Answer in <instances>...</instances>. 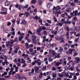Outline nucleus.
Instances as JSON below:
<instances>
[{
    "label": "nucleus",
    "instance_id": "412c9836",
    "mask_svg": "<svg viewBox=\"0 0 80 80\" xmlns=\"http://www.w3.org/2000/svg\"><path fill=\"white\" fill-rule=\"evenodd\" d=\"M32 42H33V43L35 44V45H37V40H33L32 41Z\"/></svg>",
    "mask_w": 80,
    "mask_h": 80
},
{
    "label": "nucleus",
    "instance_id": "79ce46f5",
    "mask_svg": "<svg viewBox=\"0 0 80 80\" xmlns=\"http://www.w3.org/2000/svg\"><path fill=\"white\" fill-rule=\"evenodd\" d=\"M37 50L38 51H39L40 50H41V48H40V47H38L37 48Z\"/></svg>",
    "mask_w": 80,
    "mask_h": 80
},
{
    "label": "nucleus",
    "instance_id": "4c0bfd02",
    "mask_svg": "<svg viewBox=\"0 0 80 80\" xmlns=\"http://www.w3.org/2000/svg\"><path fill=\"white\" fill-rule=\"evenodd\" d=\"M30 52H33V49L30 48L29 49Z\"/></svg>",
    "mask_w": 80,
    "mask_h": 80
},
{
    "label": "nucleus",
    "instance_id": "4be33fe9",
    "mask_svg": "<svg viewBox=\"0 0 80 80\" xmlns=\"http://www.w3.org/2000/svg\"><path fill=\"white\" fill-rule=\"evenodd\" d=\"M71 6H72V7H74V6H75V2H72L71 3H70Z\"/></svg>",
    "mask_w": 80,
    "mask_h": 80
},
{
    "label": "nucleus",
    "instance_id": "aec40b11",
    "mask_svg": "<svg viewBox=\"0 0 80 80\" xmlns=\"http://www.w3.org/2000/svg\"><path fill=\"white\" fill-rule=\"evenodd\" d=\"M65 33L64 32H62L60 33V35L61 36V37H63L64 35H65Z\"/></svg>",
    "mask_w": 80,
    "mask_h": 80
},
{
    "label": "nucleus",
    "instance_id": "9b49d317",
    "mask_svg": "<svg viewBox=\"0 0 80 80\" xmlns=\"http://www.w3.org/2000/svg\"><path fill=\"white\" fill-rule=\"evenodd\" d=\"M38 70H39V68L38 67H36L35 68V73H38Z\"/></svg>",
    "mask_w": 80,
    "mask_h": 80
},
{
    "label": "nucleus",
    "instance_id": "f257e3e1",
    "mask_svg": "<svg viewBox=\"0 0 80 80\" xmlns=\"http://www.w3.org/2000/svg\"><path fill=\"white\" fill-rule=\"evenodd\" d=\"M13 42V40L11 39L9 41H8V43H6V46L8 48H10V47H12L14 45Z\"/></svg>",
    "mask_w": 80,
    "mask_h": 80
},
{
    "label": "nucleus",
    "instance_id": "49530a36",
    "mask_svg": "<svg viewBox=\"0 0 80 80\" xmlns=\"http://www.w3.org/2000/svg\"><path fill=\"white\" fill-rule=\"evenodd\" d=\"M24 15V14L23 13H20L19 14V17H22V15Z\"/></svg>",
    "mask_w": 80,
    "mask_h": 80
},
{
    "label": "nucleus",
    "instance_id": "864d4df0",
    "mask_svg": "<svg viewBox=\"0 0 80 80\" xmlns=\"http://www.w3.org/2000/svg\"><path fill=\"white\" fill-rule=\"evenodd\" d=\"M28 33H30L31 35H32L33 34V33H32V32L31 31L29 30L28 31Z\"/></svg>",
    "mask_w": 80,
    "mask_h": 80
},
{
    "label": "nucleus",
    "instance_id": "473e14b6",
    "mask_svg": "<svg viewBox=\"0 0 80 80\" xmlns=\"http://www.w3.org/2000/svg\"><path fill=\"white\" fill-rule=\"evenodd\" d=\"M62 64V62L59 63V62H58L56 63V66H59V65H61Z\"/></svg>",
    "mask_w": 80,
    "mask_h": 80
},
{
    "label": "nucleus",
    "instance_id": "58836bf2",
    "mask_svg": "<svg viewBox=\"0 0 80 80\" xmlns=\"http://www.w3.org/2000/svg\"><path fill=\"white\" fill-rule=\"evenodd\" d=\"M32 41L35 40V37L34 36H32Z\"/></svg>",
    "mask_w": 80,
    "mask_h": 80
},
{
    "label": "nucleus",
    "instance_id": "a211bd4d",
    "mask_svg": "<svg viewBox=\"0 0 80 80\" xmlns=\"http://www.w3.org/2000/svg\"><path fill=\"white\" fill-rule=\"evenodd\" d=\"M60 54L58 53L56 55V58H59L60 57Z\"/></svg>",
    "mask_w": 80,
    "mask_h": 80
},
{
    "label": "nucleus",
    "instance_id": "1a4fd4ad",
    "mask_svg": "<svg viewBox=\"0 0 80 80\" xmlns=\"http://www.w3.org/2000/svg\"><path fill=\"white\" fill-rule=\"evenodd\" d=\"M33 18H34V19H36V20H41V18H40V17H38L37 16L33 17Z\"/></svg>",
    "mask_w": 80,
    "mask_h": 80
},
{
    "label": "nucleus",
    "instance_id": "c03bdc74",
    "mask_svg": "<svg viewBox=\"0 0 80 80\" xmlns=\"http://www.w3.org/2000/svg\"><path fill=\"white\" fill-rule=\"evenodd\" d=\"M78 55V53L77 52H74L73 54L74 57H76V56Z\"/></svg>",
    "mask_w": 80,
    "mask_h": 80
},
{
    "label": "nucleus",
    "instance_id": "f03ea898",
    "mask_svg": "<svg viewBox=\"0 0 80 80\" xmlns=\"http://www.w3.org/2000/svg\"><path fill=\"white\" fill-rule=\"evenodd\" d=\"M61 8L60 7V6H57L56 7V9L55 11H53V13L55 15L57 14H60V9Z\"/></svg>",
    "mask_w": 80,
    "mask_h": 80
},
{
    "label": "nucleus",
    "instance_id": "0eeeda50",
    "mask_svg": "<svg viewBox=\"0 0 80 80\" xmlns=\"http://www.w3.org/2000/svg\"><path fill=\"white\" fill-rule=\"evenodd\" d=\"M30 15V13H29V12H26L24 14V15H26V17H28Z\"/></svg>",
    "mask_w": 80,
    "mask_h": 80
},
{
    "label": "nucleus",
    "instance_id": "39448f33",
    "mask_svg": "<svg viewBox=\"0 0 80 80\" xmlns=\"http://www.w3.org/2000/svg\"><path fill=\"white\" fill-rule=\"evenodd\" d=\"M74 59H75L76 60V63H79L80 61V58L79 57H75L74 58Z\"/></svg>",
    "mask_w": 80,
    "mask_h": 80
},
{
    "label": "nucleus",
    "instance_id": "a878e982",
    "mask_svg": "<svg viewBox=\"0 0 80 80\" xmlns=\"http://www.w3.org/2000/svg\"><path fill=\"white\" fill-rule=\"evenodd\" d=\"M13 70H14V68L13 67H11L10 71V73H12V72L13 71Z\"/></svg>",
    "mask_w": 80,
    "mask_h": 80
},
{
    "label": "nucleus",
    "instance_id": "423d86ee",
    "mask_svg": "<svg viewBox=\"0 0 80 80\" xmlns=\"http://www.w3.org/2000/svg\"><path fill=\"white\" fill-rule=\"evenodd\" d=\"M73 13L74 14V17H77V16L78 14V10H77L76 11H73Z\"/></svg>",
    "mask_w": 80,
    "mask_h": 80
},
{
    "label": "nucleus",
    "instance_id": "bf43d9fd",
    "mask_svg": "<svg viewBox=\"0 0 80 80\" xmlns=\"http://www.w3.org/2000/svg\"><path fill=\"white\" fill-rule=\"evenodd\" d=\"M11 31H12V32H14V31H15V28L13 27H12Z\"/></svg>",
    "mask_w": 80,
    "mask_h": 80
},
{
    "label": "nucleus",
    "instance_id": "7ed1b4c3",
    "mask_svg": "<svg viewBox=\"0 0 80 80\" xmlns=\"http://www.w3.org/2000/svg\"><path fill=\"white\" fill-rule=\"evenodd\" d=\"M17 77L18 79L20 80H22L23 79V78L24 79H25V80H26L27 78L26 77H24L23 75L22 74H18L17 76Z\"/></svg>",
    "mask_w": 80,
    "mask_h": 80
},
{
    "label": "nucleus",
    "instance_id": "c756f323",
    "mask_svg": "<svg viewBox=\"0 0 80 80\" xmlns=\"http://www.w3.org/2000/svg\"><path fill=\"white\" fill-rule=\"evenodd\" d=\"M18 42V38H16L14 40H13V42L14 43V42Z\"/></svg>",
    "mask_w": 80,
    "mask_h": 80
},
{
    "label": "nucleus",
    "instance_id": "2eb2a0df",
    "mask_svg": "<svg viewBox=\"0 0 80 80\" xmlns=\"http://www.w3.org/2000/svg\"><path fill=\"white\" fill-rule=\"evenodd\" d=\"M37 2L36 0H32L31 1V3L32 4H35Z\"/></svg>",
    "mask_w": 80,
    "mask_h": 80
},
{
    "label": "nucleus",
    "instance_id": "338daca9",
    "mask_svg": "<svg viewBox=\"0 0 80 80\" xmlns=\"http://www.w3.org/2000/svg\"><path fill=\"white\" fill-rule=\"evenodd\" d=\"M17 65L18 67H20L21 66V64H20V63H18L17 64Z\"/></svg>",
    "mask_w": 80,
    "mask_h": 80
},
{
    "label": "nucleus",
    "instance_id": "20e7f679",
    "mask_svg": "<svg viewBox=\"0 0 80 80\" xmlns=\"http://www.w3.org/2000/svg\"><path fill=\"white\" fill-rule=\"evenodd\" d=\"M63 23L64 22H60L59 21H58L56 25L57 26H62Z\"/></svg>",
    "mask_w": 80,
    "mask_h": 80
},
{
    "label": "nucleus",
    "instance_id": "bb28decb",
    "mask_svg": "<svg viewBox=\"0 0 80 80\" xmlns=\"http://www.w3.org/2000/svg\"><path fill=\"white\" fill-rule=\"evenodd\" d=\"M71 23L72 25H75V21H71Z\"/></svg>",
    "mask_w": 80,
    "mask_h": 80
},
{
    "label": "nucleus",
    "instance_id": "4d7b16f0",
    "mask_svg": "<svg viewBox=\"0 0 80 80\" xmlns=\"http://www.w3.org/2000/svg\"><path fill=\"white\" fill-rule=\"evenodd\" d=\"M18 9L19 10H22V8H21V5H20L18 8Z\"/></svg>",
    "mask_w": 80,
    "mask_h": 80
},
{
    "label": "nucleus",
    "instance_id": "603ef678",
    "mask_svg": "<svg viewBox=\"0 0 80 80\" xmlns=\"http://www.w3.org/2000/svg\"><path fill=\"white\" fill-rule=\"evenodd\" d=\"M47 58H48V60H49V59L51 58V56L50 55H48L47 56Z\"/></svg>",
    "mask_w": 80,
    "mask_h": 80
},
{
    "label": "nucleus",
    "instance_id": "e2e57ef3",
    "mask_svg": "<svg viewBox=\"0 0 80 80\" xmlns=\"http://www.w3.org/2000/svg\"><path fill=\"white\" fill-rule=\"evenodd\" d=\"M41 63H42L41 62H38V66H40V65H41Z\"/></svg>",
    "mask_w": 80,
    "mask_h": 80
},
{
    "label": "nucleus",
    "instance_id": "37998d69",
    "mask_svg": "<svg viewBox=\"0 0 80 80\" xmlns=\"http://www.w3.org/2000/svg\"><path fill=\"white\" fill-rule=\"evenodd\" d=\"M47 22H48V23H50V24H51V23H52V21L50 20H47Z\"/></svg>",
    "mask_w": 80,
    "mask_h": 80
},
{
    "label": "nucleus",
    "instance_id": "b1692460",
    "mask_svg": "<svg viewBox=\"0 0 80 80\" xmlns=\"http://www.w3.org/2000/svg\"><path fill=\"white\" fill-rule=\"evenodd\" d=\"M74 66H72L69 69L71 70V71H73V70H74Z\"/></svg>",
    "mask_w": 80,
    "mask_h": 80
},
{
    "label": "nucleus",
    "instance_id": "8fccbe9b",
    "mask_svg": "<svg viewBox=\"0 0 80 80\" xmlns=\"http://www.w3.org/2000/svg\"><path fill=\"white\" fill-rule=\"evenodd\" d=\"M76 71L77 72H80V68L79 69V68H76Z\"/></svg>",
    "mask_w": 80,
    "mask_h": 80
},
{
    "label": "nucleus",
    "instance_id": "774afa93",
    "mask_svg": "<svg viewBox=\"0 0 80 80\" xmlns=\"http://www.w3.org/2000/svg\"><path fill=\"white\" fill-rule=\"evenodd\" d=\"M69 74L70 75H75V73H72V72H70L69 73Z\"/></svg>",
    "mask_w": 80,
    "mask_h": 80
},
{
    "label": "nucleus",
    "instance_id": "dca6fc26",
    "mask_svg": "<svg viewBox=\"0 0 80 80\" xmlns=\"http://www.w3.org/2000/svg\"><path fill=\"white\" fill-rule=\"evenodd\" d=\"M22 62H20V63H23L24 64L25 63V62H26V61L24 60V59L23 58L21 59Z\"/></svg>",
    "mask_w": 80,
    "mask_h": 80
},
{
    "label": "nucleus",
    "instance_id": "4468645a",
    "mask_svg": "<svg viewBox=\"0 0 80 80\" xmlns=\"http://www.w3.org/2000/svg\"><path fill=\"white\" fill-rule=\"evenodd\" d=\"M52 77L53 78H56L57 77V73L56 72H53L52 73Z\"/></svg>",
    "mask_w": 80,
    "mask_h": 80
},
{
    "label": "nucleus",
    "instance_id": "393cba45",
    "mask_svg": "<svg viewBox=\"0 0 80 80\" xmlns=\"http://www.w3.org/2000/svg\"><path fill=\"white\" fill-rule=\"evenodd\" d=\"M26 40H28V42H29V43H30V40H29V38H28V37L27 36H26L25 38Z\"/></svg>",
    "mask_w": 80,
    "mask_h": 80
},
{
    "label": "nucleus",
    "instance_id": "a19ab883",
    "mask_svg": "<svg viewBox=\"0 0 80 80\" xmlns=\"http://www.w3.org/2000/svg\"><path fill=\"white\" fill-rule=\"evenodd\" d=\"M27 66V63H24V64L22 65V68H24L25 67Z\"/></svg>",
    "mask_w": 80,
    "mask_h": 80
},
{
    "label": "nucleus",
    "instance_id": "7c9ffc66",
    "mask_svg": "<svg viewBox=\"0 0 80 80\" xmlns=\"http://www.w3.org/2000/svg\"><path fill=\"white\" fill-rule=\"evenodd\" d=\"M25 45L26 47L27 48H29V46H28V43H26L25 44Z\"/></svg>",
    "mask_w": 80,
    "mask_h": 80
},
{
    "label": "nucleus",
    "instance_id": "c85d7f7f",
    "mask_svg": "<svg viewBox=\"0 0 80 80\" xmlns=\"http://www.w3.org/2000/svg\"><path fill=\"white\" fill-rule=\"evenodd\" d=\"M10 34H11V35H15V32H10Z\"/></svg>",
    "mask_w": 80,
    "mask_h": 80
},
{
    "label": "nucleus",
    "instance_id": "69168bd1",
    "mask_svg": "<svg viewBox=\"0 0 80 80\" xmlns=\"http://www.w3.org/2000/svg\"><path fill=\"white\" fill-rule=\"evenodd\" d=\"M31 60H29L27 61V62L28 63H31Z\"/></svg>",
    "mask_w": 80,
    "mask_h": 80
},
{
    "label": "nucleus",
    "instance_id": "5fc2aeb1",
    "mask_svg": "<svg viewBox=\"0 0 80 80\" xmlns=\"http://www.w3.org/2000/svg\"><path fill=\"white\" fill-rule=\"evenodd\" d=\"M73 20L75 21H77V18L76 17H75L74 18H73Z\"/></svg>",
    "mask_w": 80,
    "mask_h": 80
},
{
    "label": "nucleus",
    "instance_id": "cd10ccee",
    "mask_svg": "<svg viewBox=\"0 0 80 80\" xmlns=\"http://www.w3.org/2000/svg\"><path fill=\"white\" fill-rule=\"evenodd\" d=\"M22 23L23 24H27V22L25 20H22Z\"/></svg>",
    "mask_w": 80,
    "mask_h": 80
},
{
    "label": "nucleus",
    "instance_id": "052dcab7",
    "mask_svg": "<svg viewBox=\"0 0 80 80\" xmlns=\"http://www.w3.org/2000/svg\"><path fill=\"white\" fill-rule=\"evenodd\" d=\"M47 69V66H44L43 68H42V70H45Z\"/></svg>",
    "mask_w": 80,
    "mask_h": 80
},
{
    "label": "nucleus",
    "instance_id": "13d9d810",
    "mask_svg": "<svg viewBox=\"0 0 80 80\" xmlns=\"http://www.w3.org/2000/svg\"><path fill=\"white\" fill-rule=\"evenodd\" d=\"M79 40V38H77V39H76L75 40V42H76V43H77V42H78V41Z\"/></svg>",
    "mask_w": 80,
    "mask_h": 80
},
{
    "label": "nucleus",
    "instance_id": "a18cd8bd",
    "mask_svg": "<svg viewBox=\"0 0 80 80\" xmlns=\"http://www.w3.org/2000/svg\"><path fill=\"white\" fill-rule=\"evenodd\" d=\"M54 51L52 49H50L49 50V53H52Z\"/></svg>",
    "mask_w": 80,
    "mask_h": 80
},
{
    "label": "nucleus",
    "instance_id": "9d476101",
    "mask_svg": "<svg viewBox=\"0 0 80 80\" xmlns=\"http://www.w3.org/2000/svg\"><path fill=\"white\" fill-rule=\"evenodd\" d=\"M1 11H2V12H4V11H7V8L3 7H2L1 9Z\"/></svg>",
    "mask_w": 80,
    "mask_h": 80
},
{
    "label": "nucleus",
    "instance_id": "0e129e2a",
    "mask_svg": "<svg viewBox=\"0 0 80 80\" xmlns=\"http://www.w3.org/2000/svg\"><path fill=\"white\" fill-rule=\"evenodd\" d=\"M39 22L41 23V24L42 25H43V24L42 23V20H39Z\"/></svg>",
    "mask_w": 80,
    "mask_h": 80
},
{
    "label": "nucleus",
    "instance_id": "c9c22d12",
    "mask_svg": "<svg viewBox=\"0 0 80 80\" xmlns=\"http://www.w3.org/2000/svg\"><path fill=\"white\" fill-rule=\"evenodd\" d=\"M80 0H74V2H76V3H80Z\"/></svg>",
    "mask_w": 80,
    "mask_h": 80
},
{
    "label": "nucleus",
    "instance_id": "09e8293b",
    "mask_svg": "<svg viewBox=\"0 0 80 80\" xmlns=\"http://www.w3.org/2000/svg\"><path fill=\"white\" fill-rule=\"evenodd\" d=\"M42 29L43 30H46V27L44 26H42Z\"/></svg>",
    "mask_w": 80,
    "mask_h": 80
},
{
    "label": "nucleus",
    "instance_id": "3c124183",
    "mask_svg": "<svg viewBox=\"0 0 80 80\" xmlns=\"http://www.w3.org/2000/svg\"><path fill=\"white\" fill-rule=\"evenodd\" d=\"M52 70L54 71H55L56 70V68L55 67H53L52 68Z\"/></svg>",
    "mask_w": 80,
    "mask_h": 80
},
{
    "label": "nucleus",
    "instance_id": "f704fd0d",
    "mask_svg": "<svg viewBox=\"0 0 80 80\" xmlns=\"http://www.w3.org/2000/svg\"><path fill=\"white\" fill-rule=\"evenodd\" d=\"M47 75H50V74H51V72L49 71L46 72Z\"/></svg>",
    "mask_w": 80,
    "mask_h": 80
},
{
    "label": "nucleus",
    "instance_id": "2f4dec72",
    "mask_svg": "<svg viewBox=\"0 0 80 80\" xmlns=\"http://www.w3.org/2000/svg\"><path fill=\"white\" fill-rule=\"evenodd\" d=\"M20 19H18L17 20V23L18 25H19V23H20Z\"/></svg>",
    "mask_w": 80,
    "mask_h": 80
},
{
    "label": "nucleus",
    "instance_id": "6ab92c4d",
    "mask_svg": "<svg viewBox=\"0 0 80 80\" xmlns=\"http://www.w3.org/2000/svg\"><path fill=\"white\" fill-rule=\"evenodd\" d=\"M59 52H63V48H62V47H59Z\"/></svg>",
    "mask_w": 80,
    "mask_h": 80
},
{
    "label": "nucleus",
    "instance_id": "6e6552de",
    "mask_svg": "<svg viewBox=\"0 0 80 80\" xmlns=\"http://www.w3.org/2000/svg\"><path fill=\"white\" fill-rule=\"evenodd\" d=\"M71 10H72V8H68L66 9V11L67 12H68V13H70L71 12Z\"/></svg>",
    "mask_w": 80,
    "mask_h": 80
},
{
    "label": "nucleus",
    "instance_id": "ddd939ff",
    "mask_svg": "<svg viewBox=\"0 0 80 80\" xmlns=\"http://www.w3.org/2000/svg\"><path fill=\"white\" fill-rule=\"evenodd\" d=\"M75 51V49H69V52L70 54H72V52Z\"/></svg>",
    "mask_w": 80,
    "mask_h": 80
},
{
    "label": "nucleus",
    "instance_id": "ea45409f",
    "mask_svg": "<svg viewBox=\"0 0 80 80\" xmlns=\"http://www.w3.org/2000/svg\"><path fill=\"white\" fill-rule=\"evenodd\" d=\"M59 76L60 77H61V78H63V76L62 74L59 73Z\"/></svg>",
    "mask_w": 80,
    "mask_h": 80
},
{
    "label": "nucleus",
    "instance_id": "5701e85b",
    "mask_svg": "<svg viewBox=\"0 0 80 80\" xmlns=\"http://www.w3.org/2000/svg\"><path fill=\"white\" fill-rule=\"evenodd\" d=\"M38 3L39 5H42V0H39Z\"/></svg>",
    "mask_w": 80,
    "mask_h": 80
},
{
    "label": "nucleus",
    "instance_id": "e433bc0d",
    "mask_svg": "<svg viewBox=\"0 0 80 80\" xmlns=\"http://www.w3.org/2000/svg\"><path fill=\"white\" fill-rule=\"evenodd\" d=\"M65 29L66 30H67V31H69V29L68 28L67 26L65 27Z\"/></svg>",
    "mask_w": 80,
    "mask_h": 80
},
{
    "label": "nucleus",
    "instance_id": "f3484780",
    "mask_svg": "<svg viewBox=\"0 0 80 80\" xmlns=\"http://www.w3.org/2000/svg\"><path fill=\"white\" fill-rule=\"evenodd\" d=\"M52 3H48L47 5V7H48V8H50V7H51V6H52Z\"/></svg>",
    "mask_w": 80,
    "mask_h": 80
},
{
    "label": "nucleus",
    "instance_id": "de8ad7c7",
    "mask_svg": "<svg viewBox=\"0 0 80 80\" xmlns=\"http://www.w3.org/2000/svg\"><path fill=\"white\" fill-rule=\"evenodd\" d=\"M4 60H6V61H5V63L6 64V65H8L9 63L8 62V61H7V60L5 59Z\"/></svg>",
    "mask_w": 80,
    "mask_h": 80
},
{
    "label": "nucleus",
    "instance_id": "680f3d73",
    "mask_svg": "<svg viewBox=\"0 0 80 80\" xmlns=\"http://www.w3.org/2000/svg\"><path fill=\"white\" fill-rule=\"evenodd\" d=\"M34 72H35V69H34V68H32V70L31 72L33 73H34Z\"/></svg>",
    "mask_w": 80,
    "mask_h": 80
},
{
    "label": "nucleus",
    "instance_id": "f8f14e48",
    "mask_svg": "<svg viewBox=\"0 0 80 80\" xmlns=\"http://www.w3.org/2000/svg\"><path fill=\"white\" fill-rule=\"evenodd\" d=\"M4 5L5 6H9L10 5V2L8 1H6L4 3Z\"/></svg>",
    "mask_w": 80,
    "mask_h": 80
},
{
    "label": "nucleus",
    "instance_id": "6e6d98bb",
    "mask_svg": "<svg viewBox=\"0 0 80 80\" xmlns=\"http://www.w3.org/2000/svg\"><path fill=\"white\" fill-rule=\"evenodd\" d=\"M43 33L44 35H47V32L46 31H44L43 32Z\"/></svg>",
    "mask_w": 80,
    "mask_h": 80
},
{
    "label": "nucleus",
    "instance_id": "72a5a7b5",
    "mask_svg": "<svg viewBox=\"0 0 80 80\" xmlns=\"http://www.w3.org/2000/svg\"><path fill=\"white\" fill-rule=\"evenodd\" d=\"M70 15L72 17H74V14L73 13V12H70Z\"/></svg>",
    "mask_w": 80,
    "mask_h": 80
}]
</instances>
